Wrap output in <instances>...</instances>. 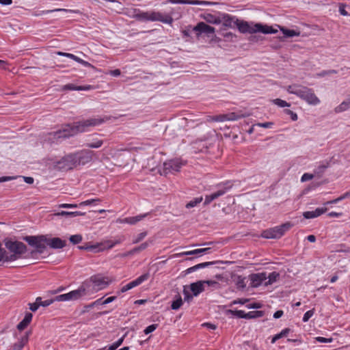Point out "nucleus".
<instances>
[{"instance_id":"nucleus-1","label":"nucleus","mask_w":350,"mask_h":350,"mask_svg":"<svg viewBox=\"0 0 350 350\" xmlns=\"http://www.w3.org/2000/svg\"><path fill=\"white\" fill-rule=\"evenodd\" d=\"M110 120V117H95L88 120H84L74 123L73 124H66L64 127L54 133L55 138H67L73 136L79 133H83L87 131L89 126H95L100 125L105 122Z\"/></svg>"},{"instance_id":"nucleus-2","label":"nucleus","mask_w":350,"mask_h":350,"mask_svg":"<svg viewBox=\"0 0 350 350\" xmlns=\"http://www.w3.org/2000/svg\"><path fill=\"white\" fill-rule=\"evenodd\" d=\"M286 90L288 93L296 95L308 105H317L321 102L319 98L314 94V90L306 86L293 84L288 85Z\"/></svg>"},{"instance_id":"nucleus-3","label":"nucleus","mask_w":350,"mask_h":350,"mask_svg":"<svg viewBox=\"0 0 350 350\" xmlns=\"http://www.w3.org/2000/svg\"><path fill=\"white\" fill-rule=\"evenodd\" d=\"M5 245L11 253L10 256H5V261L18 260L27 252V246L21 241L8 240L5 242Z\"/></svg>"},{"instance_id":"nucleus-4","label":"nucleus","mask_w":350,"mask_h":350,"mask_svg":"<svg viewBox=\"0 0 350 350\" xmlns=\"http://www.w3.org/2000/svg\"><path fill=\"white\" fill-rule=\"evenodd\" d=\"M83 283H87V286H88V295L105 288L109 284L107 278L100 275H92L89 280H85Z\"/></svg>"},{"instance_id":"nucleus-5","label":"nucleus","mask_w":350,"mask_h":350,"mask_svg":"<svg viewBox=\"0 0 350 350\" xmlns=\"http://www.w3.org/2000/svg\"><path fill=\"white\" fill-rule=\"evenodd\" d=\"M23 240L28 243V244L35 249L31 252L33 254H43L46 248V236L39 235V236H26L23 238Z\"/></svg>"},{"instance_id":"nucleus-6","label":"nucleus","mask_w":350,"mask_h":350,"mask_svg":"<svg viewBox=\"0 0 350 350\" xmlns=\"http://www.w3.org/2000/svg\"><path fill=\"white\" fill-rule=\"evenodd\" d=\"M292 226L293 224L291 222H286L280 226L263 230L261 237L265 239H279Z\"/></svg>"},{"instance_id":"nucleus-7","label":"nucleus","mask_w":350,"mask_h":350,"mask_svg":"<svg viewBox=\"0 0 350 350\" xmlns=\"http://www.w3.org/2000/svg\"><path fill=\"white\" fill-rule=\"evenodd\" d=\"M182 165L183 163L178 160H170L164 162L162 170L158 169V172H160L161 175H167L169 173L178 172Z\"/></svg>"},{"instance_id":"nucleus-8","label":"nucleus","mask_w":350,"mask_h":350,"mask_svg":"<svg viewBox=\"0 0 350 350\" xmlns=\"http://www.w3.org/2000/svg\"><path fill=\"white\" fill-rule=\"evenodd\" d=\"M235 25L238 28L239 31L243 33H254L258 32V30H257L258 29L257 26L259 25V23H250L247 21L236 19Z\"/></svg>"},{"instance_id":"nucleus-9","label":"nucleus","mask_w":350,"mask_h":350,"mask_svg":"<svg viewBox=\"0 0 350 350\" xmlns=\"http://www.w3.org/2000/svg\"><path fill=\"white\" fill-rule=\"evenodd\" d=\"M59 168L64 170H70L77 166L76 157L74 154H70L64 157L57 162Z\"/></svg>"},{"instance_id":"nucleus-10","label":"nucleus","mask_w":350,"mask_h":350,"mask_svg":"<svg viewBox=\"0 0 350 350\" xmlns=\"http://www.w3.org/2000/svg\"><path fill=\"white\" fill-rule=\"evenodd\" d=\"M94 154V152L89 150H83L80 152L75 153L77 165H83L90 163L92 160Z\"/></svg>"},{"instance_id":"nucleus-11","label":"nucleus","mask_w":350,"mask_h":350,"mask_svg":"<svg viewBox=\"0 0 350 350\" xmlns=\"http://www.w3.org/2000/svg\"><path fill=\"white\" fill-rule=\"evenodd\" d=\"M87 285V283H82L77 289L68 293L70 301L78 300L83 296L88 295L89 290Z\"/></svg>"},{"instance_id":"nucleus-12","label":"nucleus","mask_w":350,"mask_h":350,"mask_svg":"<svg viewBox=\"0 0 350 350\" xmlns=\"http://www.w3.org/2000/svg\"><path fill=\"white\" fill-rule=\"evenodd\" d=\"M231 187H232V185H228V183H226L223 186H220L218 191L211 193V195L206 196L204 204V205L209 204L213 200H214L218 198L219 197L223 196L224 194H225L227 192V191L230 188H231Z\"/></svg>"},{"instance_id":"nucleus-13","label":"nucleus","mask_w":350,"mask_h":350,"mask_svg":"<svg viewBox=\"0 0 350 350\" xmlns=\"http://www.w3.org/2000/svg\"><path fill=\"white\" fill-rule=\"evenodd\" d=\"M149 21H159L165 24H172L174 20L169 14H163L159 12H150Z\"/></svg>"},{"instance_id":"nucleus-14","label":"nucleus","mask_w":350,"mask_h":350,"mask_svg":"<svg viewBox=\"0 0 350 350\" xmlns=\"http://www.w3.org/2000/svg\"><path fill=\"white\" fill-rule=\"evenodd\" d=\"M150 277L149 273H146L140 275L139 278L135 279V280L128 283L127 284L124 285L121 288L120 292L121 293H125L127 291L136 287L141 284L144 281L147 280Z\"/></svg>"},{"instance_id":"nucleus-15","label":"nucleus","mask_w":350,"mask_h":350,"mask_svg":"<svg viewBox=\"0 0 350 350\" xmlns=\"http://www.w3.org/2000/svg\"><path fill=\"white\" fill-rule=\"evenodd\" d=\"M229 312L239 318L246 319L261 317L263 315L262 311H251L247 313L245 312L243 310H229Z\"/></svg>"},{"instance_id":"nucleus-16","label":"nucleus","mask_w":350,"mask_h":350,"mask_svg":"<svg viewBox=\"0 0 350 350\" xmlns=\"http://www.w3.org/2000/svg\"><path fill=\"white\" fill-rule=\"evenodd\" d=\"M251 281L250 285L253 288L260 286L264 281L267 280V274L265 272L252 273L249 276Z\"/></svg>"},{"instance_id":"nucleus-17","label":"nucleus","mask_w":350,"mask_h":350,"mask_svg":"<svg viewBox=\"0 0 350 350\" xmlns=\"http://www.w3.org/2000/svg\"><path fill=\"white\" fill-rule=\"evenodd\" d=\"M173 3V4H189V5H208L215 4V3L200 1V0H167L164 3Z\"/></svg>"},{"instance_id":"nucleus-18","label":"nucleus","mask_w":350,"mask_h":350,"mask_svg":"<svg viewBox=\"0 0 350 350\" xmlns=\"http://www.w3.org/2000/svg\"><path fill=\"white\" fill-rule=\"evenodd\" d=\"M193 31L199 32L200 33H205L207 36L211 34H213L215 31L214 27L206 24L204 22H200L197 24L196 26L193 27Z\"/></svg>"},{"instance_id":"nucleus-19","label":"nucleus","mask_w":350,"mask_h":350,"mask_svg":"<svg viewBox=\"0 0 350 350\" xmlns=\"http://www.w3.org/2000/svg\"><path fill=\"white\" fill-rule=\"evenodd\" d=\"M46 245L52 249H62L66 246V242L58 237L48 238L46 237Z\"/></svg>"},{"instance_id":"nucleus-20","label":"nucleus","mask_w":350,"mask_h":350,"mask_svg":"<svg viewBox=\"0 0 350 350\" xmlns=\"http://www.w3.org/2000/svg\"><path fill=\"white\" fill-rule=\"evenodd\" d=\"M190 289L193 293V295L198 296L200 293L204 291V282L199 280L196 282L191 283L190 284Z\"/></svg>"},{"instance_id":"nucleus-21","label":"nucleus","mask_w":350,"mask_h":350,"mask_svg":"<svg viewBox=\"0 0 350 350\" xmlns=\"http://www.w3.org/2000/svg\"><path fill=\"white\" fill-rule=\"evenodd\" d=\"M326 211V208H317L314 211L304 212L303 216L306 219H312L321 215L325 213Z\"/></svg>"},{"instance_id":"nucleus-22","label":"nucleus","mask_w":350,"mask_h":350,"mask_svg":"<svg viewBox=\"0 0 350 350\" xmlns=\"http://www.w3.org/2000/svg\"><path fill=\"white\" fill-rule=\"evenodd\" d=\"M29 335V332H25L24 335L21 337L18 341L14 344L12 346L13 350H22L28 342Z\"/></svg>"},{"instance_id":"nucleus-23","label":"nucleus","mask_w":350,"mask_h":350,"mask_svg":"<svg viewBox=\"0 0 350 350\" xmlns=\"http://www.w3.org/2000/svg\"><path fill=\"white\" fill-rule=\"evenodd\" d=\"M33 315L31 312H27L25 315L24 319L17 325V329L18 330H23L32 320Z\"/></svg>"},{"instance_id":"nucleus-24","label":"nucleus","mask_w":350,"mask_h":350,"mask_svg":"<svg viewBox=\"0 0 350 350\" xmlns=\"http://www.w3.org/2000/svg\"><path fill=\"white\" fill-rule=\"evenodd\" d=\"M69 12V13H75V14H81V12L79 10H69V9H64V8H57L54 10H43L39 14H36V16H40L42 14H46L51 12Z\"/></svg>"},{"instance_id":"nucleus-25","label":"nucleus","mask_w":350,"mask_h":350,"mask_svg":"<svg viewBox=\"0 0 350 350\" xmlns=\"http://www.w3.org/2000/svg\"><path fill=\"white\" fill-rule=\"evenodd\" d=\"M350 109V95L348 98L342 102L338 106L334 109L336 113H341Z\"/></svg>"},{"instance_id":"nucleus-26","label":"nucleus","mask_w":350,"mask_h":350,"mask_svg":"<svg viewBox=\"0 0 350 350\" xmlns=\"http://www.w3.org/2000/svg\"><path fill=\"white\" fill-rule=\"evenodd\" d=\"M257 27L258 28L257 29L258 30V32L265 34L276 33L278 32L277 29H275L271 26H269L267 25H262L261 23H259V25L257 26Z\"/></svg>"},{"instance_id":"nucleus-27","label":"nucleus","mask_w":350,"mask_h":350,"mask_svg":"<svg viewBox=\"0 0 350 350\" xmlns=\"http://www.w3.org/2000/svg\"><path fill=\"white\" fill-rule=\"evenodd\" d=\"M236 18L225 14L223 16V25L228 27H233L235 25Z\"/></svg>"},{"instance_id":"nucleus-28","label":"nucleus","mask_w":350,"mask_h":350,"mask_svg":"<svg viewBox=\"0 0 350 350\" xmlns=\"http://www.w3.org/2000/svg\"><path fill=\"white\" fill-rule=\"evenodd\" d=\"M55 216L77 217L85 215V213L81 211H60L54 214Z\"/></svg>"},{"instance_id":"nucleus-29","label":"nucleus","mask_w":350,"mask_h":350,"mask_svg":"<svg viewBox=\"0 0 350 350\" xmlns=\"http://www.w3.org/2000/svg\"><path fill=\"white\" fill-rule=\"evenodd\" d=\"M202 16L208 23L219 24L221 23V19L219 17L209 13L204 14Z\"/></svg>"},{"instance_id":"nucleus-30","label":"nucleus","mask_w":350,"mask_h":350,"mask_svg":"<svg viewBox=\"0 0 350 350\" xmlns=\"http://www.w3.org/2000/svg\"><path fill=\"white\" fill-rule=\"evenodd\" d=\"M215 263V262H206L200 263V264H198L196 265H194L193 267L188 268L186 271L187 273H190L193 271H196V270H198L199 269L205 268V267H208L209 265H213Z\"/></svg>"},{"instance_id":"nucleus-31","label":"nucleus","mask_w":350,"mask_h":350,"mask_svg":"<svg viewBox=\"0 0 350 350\" xmlns=\"http://www.w3.org/2000/svg\"><path fill=\"white\" fill-rule=\"evenodd\" d=\"M280 277V273L276 271H273L268 276H267V281L265 282V286H268L275 282Z\"/></svg>"},{"instance_id":"nucleus-32","label":"nucleus","mask_w":350,"mask_h":350,"mask_svg":"<svg viewBox=\"0 0 350 350\" xmlns=\"http://www.w3.org/2000/svg\"><path fill=\"white\" fill-rule=\"evenodd\" d=\"M280 30L282 31L283 34L286 38L299 36L300 35V31H297L293 29H288L284 27H280Z\"/></svg>"},{"instance_id":"nucleus-33","label":"nucleus","mask_w":350,"mask_h":350,"mask_svg":"<svg viewBox=\"0 0 350 350\" xmlns=\"http://www.w3.org/2000/svg\"><path fill=\"white\" fill-rule=\"evenodd\" d=\"M291 332V329L289 328H285L283 330H282L281 332H280L279 334H275L271 339V343L273 344L275 343L278 340L283 338V337H286L287 336V335L289 334V332Z\"/></svg>"},{"instance_id":"nucleus-34","label":"nucleus","mask_w":350,"mask_h":350,"mask_svg":"<svg viewBox=\"0 0 350 350\" xmlns=\"http://www.w3.org/2000/svg\"><path fill=\"white\" fill-rule=\"evenodd\" d=\"M146 215L145 214V215H137L135 217H128L124 219V221L128 224H135L137 222L141 221L144 217H146Z\"/></svg>"},{"instance_id":"nucleus-35","label":"nucleus","mask_w":350,"mask_h":350,"mask_svg":"<svg viewBox=\"0 0 350 350\" xmlns=\"http://www.w3.org/2000/svg\"><path fill=\"white\" fill-rule=\"evenodd\" d=\"M183 299L180 295H178L177 299L172 301L171 308L172 310H176L183 305Z\"/></svg>"},{"instance_id":"nucleus-36","label":"nucleus","mask_w":350,"mask_h":350,"mask_svg":"<svg viewBox=\"0 0 350 350\" xmlns=\"http://www.w3.org/2000/svg\"><path fill=\"white\" fill-rule=\"evenodd\" d=\"M202 200H203V198H202V196L201 197H198V198H196L191 200L190 202H189L186 204V208H190L195 207L198 204H200L202 201Z\"/></svg>"},{"instance_id":"nucleus-37","label":"nucleus","mask_w":350,"mask_h":350,"mask_svg":"<svg viewBox=\"0 0 350 350\" xmlns=\"http://www.w3.org/2000/svg\"><path fill=\"white\" fill-rule=\"evenodd\" d=\"M36 301H38L40 306H42V307H47L55 301L54 300V298L50 299H46L45 301H42V297H38L36 298Z\"/></svg>"},{"instance_id":"nucleus-38","label":"nucleus","mask_w":350,"mask_h":350,"mask_svg":"<svg viewBox=\"0 0 350 350\" xmlns=\"http://www.w3.org/2000/svg\"><path fill=\"white\" fill-rule=\"evenodd\" d=\"M99 245H90V243H86L84 245L79 246V249L81 250L96 251Z\"/></svg>"},{"instance_id":"nucleus-39","label":"nucleus","mask_w":350,"mask_h":350,"mask_svg":"<svg viewBox=\"0 0 350 350\" xmlns=\"http://www.w3.org/2000/svg\"><path fill=\"white\" fill-rule=\"evenodd\" d=\"M226 118V115H219L215 116H209L208 121H214V122H224Z\"/></svg>"},{"instance_id":"nucleus-40","label":"nucleus","mask_w":350,"mask_h":350,"mask_svg":"<svg viewBox=\"0 0 350 350\" xmlns=\"http://www.w3.org/2000/svg\"><path fill=\"white\" fill-rule=\"evenodd\" d=\"M195 254H200L199 249H196V250H191V251L181 252V253H179V254H176L174 256L176 257H178V256L195 255Z\"/></svg>"},{"instance_id":"nucleus-41","label":"nucleus","mask_w":350,"mask_h":350,"mask_svg":"<svg viewBox=\"0 0 350 350\" xmlns=\"http://www.w3.org/2000/svg\"><path fill=\"white\" fill-rule=\"evenodd\" d=\"M82 236L81 234H74L70 237L69 240L72 244H78L82 241Z\"/></svg>"},{"instance_id":"nucleus-42","label":"nucleus","mask_w":350,"mask_h":350,"mask_svg":"<svg viewBox=\"0 0 350 350\" xmlns=\"http://www.w3.org/2000/svg\"><path fill=\"white\" fill-rule=\"evenodd\" d=\"M103 144V141L101 139H98L94 142L88 143L86 146L90 148H100Z\"/></svg>"},{"instance_id":"nucleus-43","label":"nucleus","mask_w":350,"mask_h":350,"mask_svg":"<svg viewBox=\"0 0 350 350\" xmlns=\"http://www.w3.org/2000/svg\"><path fill=\"white\" fill-rule=\"evenodd\" d=\"M273 102L274 104L280 107H290V103L280 98L274 99Z\"/></svg>"},{"instance_id":"nucleus-44","label":"nucleus","mask_w":350,"mask_h":350,"mask_svg":"<svg viewBox=\"0 0 350 350\" xmlns=\"http://www.w3.org/2000/svg\"><path fill=\"white\" fill-rule=\"evenodd\" d=\"M147 235L146 232H142L139 234H138L135 238L133 240V243L136 244L142 241Z\"/></svg>"},{"instance_id":"nucleus-45","label":"nucleus","mask_w":350,"mask_h":350,"mask_svg":"<svg viewBox=\"0 0 350 350\" xmlns=\"http://www.w3.org/2000/svg\"><path fill=\"white\" fill-rule=\"evenodd\" d=\"M54 300L55 301H70L68 293L57 295L55 297H54Z\"/></svg>"},{"instance_id":"nucleus-46","label":"nucleus","mask_w":350,"mask_h":350,"mask_svg":"<svg viewBox=\"0 0 350 350\" xmlns=\"http://www.w3.org/2000/svg\"><path fill=\"white\" fill-rule=\"evenodd\" d=\"M100 202V200L99 198H96V199H92V200H85V201H83V202H81L79 206H88V205H90V204H94L96 202Z\"/></svg>"},{"instance_id":"nucleus-47","label":"nucleus","mask_w":350,"mask_h":350,"mask_svg":"<svg viewBox=\"0 0 350 350\" xmlns=\"http://www.w3.org/2000/svg\"><path fill=\"white\" fill-rule=\"evenodd\" d=\"M245 278L239 276L237 281V286L238 288H244L246 286Z\"/></svg>"},{"instance_id":"nucleus-48","label":"nucleus","mask_w":350,"mask_h":350,"mask_svg":"<svg viewBox=\"0 0 350 350\" xmlns=\"http://www.w3.org/2000/svg\"><path fill=\"white\" fill-rule=\"evenodd\" d=\"M194 148L199 149L200 152L204 151V148L207 149V146L204 144V143L202 141L196 142L194 144Z\"/></svg>"},{"instance_id":"nucleus-49","label":"nucleus","mask_w":350,"mask_h":350,"mask_svg":"<svg viewBox=\"0 0 350 350\" xmlns=\"http://www.w3.org/2000/svg\"><path fill=\"white\" fill-rule=\"evenodd\" d=\"M150 12H142L137 15V18L141 20L149 21Z\"/></svg>"},{"instance_id":"nucleus-50","label":"nucleus","mask_w":350,"mask_h":350,"mask_svg":"<svg viewBox=\"0 0 350 350\" xmlns=\"http://www.w3.org/2000/svg\"><path fill=\"white\" fill-rule=\"evenodd\" d=\"M57 55H58L59 56H64V57L70 58V59H73L74 61H75V59H77V57L72 53H65V52H62V51H57Z\"/></svg>"},{"instance_id":"nucleus-51","label":"nucleus","mask_w":350,"mask_h":350,"mask_svg":"<svg viewBox=\"0 0 350 350\" xmlns=\"http://www.w3.org/2000/svg\"><path fill=\"white\" fill-rule=\"evenodd\" d=\"M75 62L83 65L85 67H89V68H94V66L93 65H92L90 63L81 59L80 57H77V59H75Z\"/></svg>"},{"instance_id":"nucleus-52","label":"nucleus","mask_w":350,"mask_h":350,"mask_svg":"<svg viewBox=\"0 0 350 350\" xmlns=\"http://www.w3.org/2000/svg\"><path fill=\"white\" fill-rule=\"evenodd\" d=\"M241 117H243V116H239V115H236L234 113H232L230 114L226 115V118L225 119V121H226V120H237Z\"/></svg>"},{"instance_id":"nucleus-53","label":"nucleus","mask_w":350,"mask_h":350,"mask_svg":"<svg viewBox=\"0 0 350 350\" xmlns=\"http://www.w3.org/2000/svg\"><path fill=\"white\" fill-rule=\"evenodd\" d=\"M183 293L185 295V298H184V300L185 301H187V302H189L191 301L192 299H193V297L194 295H191L185 288V287L184 288V290H183Z\"/></svg>"},{"instance_id":"nucleus-54","label":"nucleus","mask_w":350,"mask_h":350,"mask_svg":"<svg viewBox=\"0 0 350 350\" xmlns=\"http://www.w3.org/2000/svg\"><path fill=\"white\" fill-rule=\"evenodd\" d=\"M313 314L314 309L307 311L304 315L303 321L307 322L310 319V318L312 317Z\"/></svg>"},{"instance_id":"nucleus-55","label":"nucleus","mask_w":350,"mask_h":350,"mask_svg":"<svg viewBox=\"0 0 350 350\" xmlns=\"http://www.w3.org/2000/svg\"><path fill=\"white\" fill-rule=\"evenodd\" d=\"M29 309L32 312H36L40 307V304L38 301H36L34 303L29 304Z\"/></svg>"},{"instance_id":"nucleus-56","label":"nucleus","mask_w":350,"mask_h":350,"mask_svg":"<svg viewBox=\"0 0 350 350\" xmlns=\"http://www.w3.org/2000/svg\"><path fill=\"white\" fill-rule=\"evenodd\" d=\"M315 340L319 342H332L333 341L332 338H324L321 336L316 337Z\"/></svg>"},{"instance_id":"nucleus-57","label":"nucleus","mask_w":350,"mask_h":350,"mask_svg":"<svg viewBox=\"0 0 350 350\" xmlns=\"http://www.w3.org/2000/svg\"><path fill=\"white\" fill-rule=\"evenodd\" d=\"M347 196H348V193H345L344 195H342V196H341L338 197V198H336V199H334V200H331V201H328V202H327L325 204H336V203L338 202L339 201H341V200H342L343 199H345Z\"/></svg>"},{"instance_id":"nucleus-58","label":"nucleus","mask_w":350,"mask_h":350,"mask_svg":"<svg viewBox=\"0 0 350 350\" xmlns=\"http://www.w3.org/2000/svg\"><path fill=\"white\" fill-rule=\"evenodd\" d=\"M157 327V324H152V325H150L149 326H148L145 329H144V333L146 334H148L152 332H154Z\"/></svg>"},{"instance_id":"nucleus-59","label":"nucleus","mask_w":350,"mask_h":350,"mask_svg":"<svg viewBox=\"0 0 350 350\" xmlns=\"http://www.w3.org/2000/svg\"><path fill=\"white\" fill-rule=\"evenodd\" d=\"M284 112L288 114V115H290L292 120L293 121H296L298 118V116L297 115L296 113L293 112V111L290 110V109H285L284 110Z\"/></svg>"},{"instance_id":"nucleus-60","label":"nucleus","mask_w":350,"mask_h":350,"mask_svg":"<svg viewBox=\"0 0 350 350\" xmlns=\"http://www.w3.org/2000/svg\"><path fill=\"white\" fill-rule=\"evenodd\" d=\"M79 205L77 204H60L58 205V208H77Z\"/></svg>"},{"instance_id":"nucleus-61","label":"nucleus","mask_w":350,"mask_h":350,"mask_svg":"<svg viewBox=\"0 0 350 350\" xmlns=\"http://www.w3.org/2000/svg\"><path fill=\"white\" fill-rule=\"evenodd\" d=\"M346 5L340 3L339 5V12L342 16H348L349 13L345 10Z\"/></svg>"},{"instance_id":"nucleus-62","label":"nucleus","mask_w":350,"mask_h":350,"mask_svg":"<svg viewBox=\"0 0 350 350\" xmlns=\"http://www.w3.org/2000/svg\"><path fill=\"white\" fill-rule=\"evenodd\" d=\"M204 282V285L205 284H208V286H213V287H219V284L217 282L214 280H202Z\"/></svg>"},{"instance_id":"nucleus-63","label":"nucleus","mask_w":350,"mask_h":350,"mask_svg":"<svg viewBox=\"0 0 350 350\" xmlns=\"http://www.w3.org/2000/svg\"><path fill=\"white\" fill-rule=\"evenodd\" d=\"M313 176H314L312 174H311L305 173L301 176V180L302 182H306V181H308V180H310L312 179Z\"/></svg>"},{"instance_id":"nucleus-64","label":"nucleus","mask_w":350,"mask_h":350,"mask_svg":"<svg viewBox=\"0 0 350 350\" xmlns=\"http://www.w3.org/2000/svg\"><path fill=\"white\" fill-rule=\"evenodd\" d=\"M152 243V241L148 240V241H146V242H144V243H142V244H140L138 247H139V248L140 251L142 252V251H143V250H146V249L149 246V245H150V243Z\"/></svg>"}]
</instances>
